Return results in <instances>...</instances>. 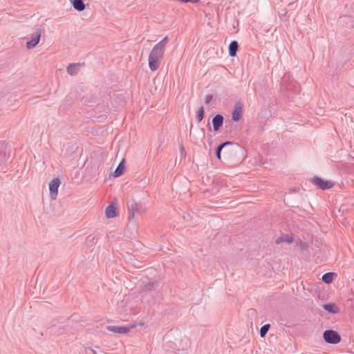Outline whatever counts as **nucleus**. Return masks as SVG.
Here are the masks:
<instances>
[{
  "label": "nucleus",
  "mask_w": 354,
  "mask_h": 354,
  "mask_svg": "<svg viewBox=\"0 0 354 354\" xmlns=\"http://www.w3.org/2000/svg\"><path fill=\"white\" fill-rule=\"evenodd\" d=\"M60 183V180L58 178H55L50 181L49 184V191L52 199H56Z\"/></svg>",
  "instance_id": "nucleus-5"
},
{
  "label": "nucleus",
  "mask_w": 354,
  "mask_h": 354,
  "mask_svg": "<svg viewBox=\"0 0 354 354\" xmlns=\"http://www.w3.org/2000/svg\"><path fill=\"white\" fill-rule=\"evenodd\" d=\"M270 327V326L268 324H265L263 326H261V328L260 329V335L261 337H264L266 335Z\"/></svg>",
  "instance_id": "nucleus-20"
},
{
  "label": "nucleus",
  "mask_w": 354,
  "mask_h": 354,
  "mask_svg": "<svg viewBox=\"0 0 354 354\" xmlns=\"http://www.w3.org/2000/svg\"><path fill=\"white\" fill-rule=\"evenodd\" d=\"M333 272H327L322 276V279L327 284L330 283L333 280Z\"/></svg>",
  "instance_id": "nucleus-18"
},
{
  "label": "nucleus",
  "mask_w": 354,
  "mask_h": 354,
  "mask_svg": "<svg viewBox=\"0 0 354 354\" xmlns=\"http://www.w3.org/2000/svg\"><path fill=\"white\" fill-rule=\"evenodd\" d=\"M73 8L77 11H83L85 9V4L83 0H70Z\"/></svg>",
  "instance_id": "nucleus-11"
},
{
  "label": "nucleus",
  "mask_w": 354,
  "mask_h": 354,
  "mask_svg": "<svg viewBox=\"0 0 354 354\" xmlns=\"http://www.w3.org/2000/svg\"><path fill=\"white\" fill-rule=\"evenodd\" d=\"M94 239H95V237H94V236H92L91 235H90V236H88L87 237V241H94Z\"/></svg>",
  "instance_id": "nucleus-26"
},
{
  "label": "nucleus",
  "mask_w": 354,
  "mask_h": 354,
  "mask_svg": "<svg viewBox=\"0 0 354 354\" xmlns=\"http://www.w3.org/2000/svg\"><path fill=\"white\" fill-rule=\"evenodd\" d=\"M324 310L328 311V313L336 314L339 312L338 306L333 303L326 304L323 306Z\"/></svg>",
  "instance_id": "nucleus-10"
},
{
  "label": "nucleus",
  "mask_w": 354,
  "mask_h": 354,
  "mask_svg": "<svg viewBox=\"0 0 354 354\" xmlns=\"http://www.w3.org/2000/svg\"><path fill=\"white\" fill-rule=\"evenodd\" d=\"M299 247L301 250H307L308 248V244L303 241H299Z\"/></svg>",
  "instance_id": "nucleus-21"
},
{
  "label": "nucleus",
  "mask_w": 354,
  "mask_h": 354,
  "mask_svg": "<svg viewBox=\"0 0 354 354\" xmlns=\"http://www.w3.org/2000/svg\"><path fill=\"white\" fill-rule=\"evenodd\" d=\"M204 114H205L204 108H203V106H201V108L199 109V110L197 112L196 117L198 122H200L202 121V120L204 118Z\"/></svg>",
  "instance_id": "nucleus-19"
},
{
  "label": "nucleus",
  "mask_w": 354,
  "mask_h": 354,
  "mask_svg": "<svg viewBox=\"0 0 354 354\" xmlns=\"http://www.w3.org/2000/svg\"><path fill=\"white\" fill-rule=\"evenodd\" d=\"M232 143L231 142H225L222 144H221L220 145H218L217 147H216V157L218 158V159H221V150L227 145H231Z\"/></svg>",
  "instance_id": "nucleus-17"
},
{
  "label": "nucleus",
  "mask_w": 354,
  "mask_h": 354,
  "mask_svg": "<svg viewBox=\"0 0 354 354\" xmlns=\"http://www.w3.org/2000/svg\"><path fill=\"white\" fill-rule=\"evenodd\" d=\"M136 327V325H131L129 326H106V329L109 331L120 333V334H126L130 332V330Z\"/></svg>",
  "instance_id": "nucleus-6"
},
{
  "label": "nucleus",
  "mask_w": 354,
  "mask_h": 354,
  "mask_svg": "<svg viewBox=\"0 0 354 354\" xmlns=\"http://www.w3.org/2000/svg\"><path fill=\"white\" fill-rule=\"evenodd\" d=\"M239 48V44L236 41H232L229 46V54L231 57H234Z\"/></svg>",
  "instance_id": "nucleus-14"
},
{
  "label": "nucleus",
  "mask_w": 354,
  "mask_h": 354,
  "mask_svg": "<svg viewBox=\"0 0 354 354\" xmlns=\"http://www.w3.org/2000/svg\"><path fill=\"white\" fill-rule=\"evenodd\" d=\"M124 162V160H123L120 162V164L117 167L116 169L114 171L115 177H119L120 176H121L123 174L124 168H125Z\"/></svg>",
  "instance_id": "nucleus-16"
},
{
  "label": "nucleus",
  "mask_w": 354,
  "mask_h": 354,
  "mask_svg": "<svg viewBox=\"0 0 354 354\" xmlns=\"http://www.w3.org/2000/svg\"><path fill=\"white\" fill-rule=\"evenodd\" d=\"M116 207L113 205H109L106 209V216L107 218H113L117 216Z\"/></svg>",
  "instance_id": "nucleus-12"
},
{
  "label": "nucleus",
  "mask_w": 354,
  "mask_h": 354,
  "mask_svg": "<svg viewBox=\"0 0 354 354\" xmlns=\"http://www.w3.org/2000/svg\"><path fill=\"white\" fill-rule=\"evenodd\" d=\"M284 242L288 243H292L293 237L292 236L286 234V235H283V236L278 237L275 241V243L277 244H280V243H284Z\"/></svg>",
  "instance_id": "nucleus-13"
},
{
  "label": "nucleus",
  "mask_w": 354,
  "mask_h": 354,
  "mask_svg": "<svg viewBox=\"0 0 354 354\" xmlns=\"http://www.w3.org/2000/svg\"><path fill=\"white\" fill-rule=\"evenodd\" d=\"M180 156L182 158H185V156H186V152H185V148L183 145H180Z\"/></svg>",
  "instance_id": "nucleus-23"
},
{
  "label": "nucleus",
  "mask_w": 354,
  "mask_h": 354,
  "mask_svg": "<svg viewBox=\"0 0 354 354\" xmlns=\"http://www.w3.org/2000/svg\"><path fill=\"white\" fill-rule=\"evenodd\" d=\"M80 64H70L66 68L67 73L71 75H75L77 74V66Z\"/></svg>",
  "instance_id": "nucleus-15"
},
{
  "label": "nucleus",
  "mask_w": 354,
  "mask_h": 354,
  "mask_svg": "<svg viewBox=\"0 0 354 354\" xmlns=\"http://www.w3.org/2000/svg\"><path fill=\"white\" fill-rule=\"evenodd\" d=\"M310 182L312 184L322 190L329 189L332 188L335 185L333 182L324 180L318 176H314L312 178L310 179Z\"/></svg>",
  "instance_id": "nucleus-2"
},
{
  "label": "nucleus",
  "mask_w": 354,
  "mask_h": 354,
  "mask_svg": "<svg viewBox=\"0 0 354 354\" xmlns=\"http://www.w3.org/2000/svg\"><path fill=\"white\" fill-rule=\"evenodd\" d=\"M144 208L140 203H133L129 206V219L131 220L134 218L136 212H142Z\"/></svg>",
  "instance_id": "nucleus-8"
},
{
  "label": "nucleus",
  "mask_w": 354,
  "mask_h": 354,
  "mask_svg": "<svg viewBox=\"0 0 354 354\" xmlns=\"http://www.w3.org/2000/svg\"><path fill=\"white\" fill-rule=\"evenodd\" d=\"M168 41L169 37L166 36L153 47L149 55V67L151 71H156L159 68Z\"/></svg>",
  "instance_id": "nucleus-1"
},
{
  "label": "nucleus",
  "mask_w": 354,
  "mask_h": 354,
  "mask_svg": "<svg viewBox=\"0 0 354 354\" xmlns=\"http://www.w3.org/2000/svg\"><path fill=\"white\" fill-rule=\"evenodd\" d=\"M213 96L212 95H207L205 97V102L206 104H208L210 103V102L212 100Z\"/></svg>",
  "instance_id": "nucleus-22"
},
{
  "label": "nucleus",
  "mask_w": 354,
  "mask_h": 354,
  "mask_svg": "<svg viewBox=\"0 0 354 354\" xmlns=\"http://www.w3.org/2000/svg\"><path fill=\"white\" fill-rule=\"evenodd\" d=\"M223 124V117L221 114H216L212 119L213 129L214 131H217Z\"/></svg>",
  "instance_id": "nucleus-9"
},
{
  "label": "nucleus",
  "mask_w": 354,
  "mask_h": 354,
  "mask_svg": "<svg viewBox=\"0 0 354 354\" xmlns=\"http://www.w3.org/2000/svg\"><path fill=\"white\" fill-rule=\"evenodd\" d=\"M153 283H148L147 285H146L145 287L147 290H151L152 288V287L153 286Z\"/></svg>",
  "instance_id": "nucleus-24"
},
{
  "label": "nucleus",
  "mask_w": 354,
  "mask_h": 354,
  "mask_svg": "<svg viewBox=\"0 0 354 354\" xmlns=\"http://www.w3.org/2000/svg\"><path fill=\"white\" fill-rule=\"evenodd\" d=\"M323 337L326 342L333 344H338L341 341V337L339 333L333 330H325Z\"/></svg>",
  "instance_id": "nucleus-3"
},
{
  "label": "nucleus",
  "mask_w": 354,
  "mask_h": 354,
  "mask_svg": "<svg viewBox=\"0 0 354 354\" xmlns=\"http://www.w3.org/2000/svg\"><path fill=\"white\" fill-rule=\"evenodd\" d=\"M243 115V104L241 102H237L232 111V119L234 121L238 122L241 120Z\"/></svg>",
  "instance_id": "nucleus-7"
},
{
  "label": "nucleus",
  "mask_w": 354,
  "mask_h": 354,
  "mask_svg": "<svg viewBox=\"0 0 354 354\" xmlns=\"http://www.w3.org/2000/svg\"><path fill=\"white\" fill-rule=\"evenodd\" d=\"M5 158H6V155L4 153H1L0 154V163L1 162V161L4 162Z\"/></svg>",
  "instance_id": "nucleus-25"
},
{
  "label": "nucleus",
  "mask_w": 354,
  "mask_h": 354,
  "mask_svg": "<svg viewBox=\"0 0 354 354\" xmlns=\"http://www.w3.org/2000/svg\"><path fill=\"white\" fill-rule=\"evenodd\" d=\"M41 35V29L38 28L36 30V31L31 35V40L26 42V48L28 49H32L34 48L37 44L40 41Z\"/></svg>",
  "instance_id": "nucleus-4"
}]
</instances>
